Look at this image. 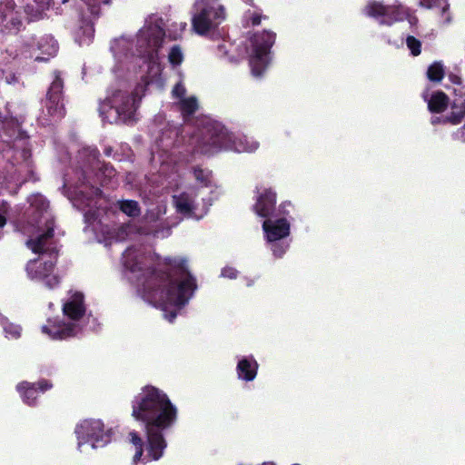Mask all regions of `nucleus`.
<instances>
[{
    "instance_id": "7",
    "label": "nucleus",
    "mask_w": 465,
    "mask_h": 465,
    "mask_svg": "<svg viewBox=\"0 0 465 465\" xmlns=\"http://www.w3.org/2000/svg\"><path fill=\"white\" fill-rule=\"evenodd\" d=\"M78 448L90 444L92 449L104 447L112 440V429H106L99 419H85L75 427Z\"/></svg>"
},
{
    "instance_id": "34",
    "label": "nucleus",
    "mask_w": 465,
    "mask_h": 465,
    "mask_svg": "<svg viewBox=\"0 0 465 465\" xmlns=\"http://www.w3.org/2000/svg\"><path fill=\"white\" fill-rule=\"evenodd\" d=\"M51 235H52V230H48V232L41 237L40 241H42L43 238L50 237Z\"/></svg>"
},
{
    "instance_id": "14",
    "label": "nucleus",
    "mask_w": 465,
    "mask_h": 465,
    "mask_svg": "<svg viewBox=\"0 0 465 465\" xmlns=\"http://www.w3.org/2000/svg\"><path fill=\"white\" fill-rule=\"evenodd\" d=\"M457 97L453 100L450 114L447 120L451 124H463L465 126V89L460 87L455 90Z\"/></svg>"
},
{
    "instance_id": "9",
    "label": "nucleus",
    "mask_w": 465,
    "mask_h": 465,
    "mask_svg": "<svg viewBox=\"0 0 465 465\" xmlns=\"http://www.w3.org/2000/svg\"><path fill=\"white\" fill-rule=\"evenodd\" d=\"M107 107L114 110L119 118L124 122L130 120L135 111L134 99L121 92L114 94L103 104L101 107L103 114L108 113Z\"/></svg>"
},
{
    "instance_id": "16",
    "label": "nucleus",
    "mask_w": 465,
    "mask_h": 465,
    "mask_svg": "<svg viewBox=\"0 0 465 465\" xmlns=\"http://www.w3.org/2000/svg\"><path fill=\"white\" fill-rule=\"evenodd\" d=\"M223 143L225 149L233 150L239 153L253 152L259 146V143L252 139L245 138L244 142L242 139L236 141V137L232 134H227Z\"/></svg>"
},
{
    "instance_id": "27",
    "label": "nucleus",
    "mask_w": 465,
    "mask_h": 465,
    "mask_svg": "<svg viewBox=\"0 0 465 465\" xmlns=\"http://www.w3.org/2000/svg\"><path fill=\"white\" fill-rule=\"evenodd\" d=\"M17 390L20 393V395L24 398L25 401L27 400L26 392L28 390V386L26 382H22L17 386Z\"/></svg>"
},
{
    "instance_id": "25",
    "label": "nucleus",
    "mask_w": 465,
    "mask_h": 465,
    "mask_svg": "<svg viewBox=\"0 0 465 465\" xmlns=\"http://www.w3.org/2000/svg\"><path fill=\"white\" fill-rule=\"evenodd\" d=\"M51 384L47 381H41L38 382L34 383L33 387L31 389H34L35 391L44 392L46 390L51 388Z\"/></svg>"
},
{
    "instance_id": "3",
    "label": "nucleus",
    "mask_w": 465,
    "mask_h": 465,
    "mask_svg": "<svg viewBox=\"0 0 465 465\" xmlns=\"http://www.w3.org/2000/svg\"><path fill=\"white\" fill-rule=\"evenodd\" d=\"M163 32L158 21L147 22L137 35V45L141 54L148 59V75L153 81L161 73L157 52L163 41Z\"/></svg>"
},
{
    "instance_id": "32",
    "label": "nucleus",
    "mask_w": 465,
    "mask_h": 465,
    "mask_svg": "<svg viewBox=\"0 0 465 465\" xmlns=\"http://www.w3.org/2000/svg\"><path fill=\"white\" fill-rule=\"evenodd\" d=\"M439 4H440V6L442 9V12H445L447 10V7H448V5H446L445 1L444 0H440Z\"/></svg>"
},
{
    "instance_id": "33",
    "label": "nucleus",
    "mask_w": 465,
    "mask_h": 465,
    "mask_svg": "<svg viewBox=\"0 0 465 465\" xmlns=\"http://www.w3.org/2000/svg\"><path fill=\"white\" fill-rule=\"evenodd\" d=\"M420 5H423V6H427L429 8L433 6L431 4L428 3L426 0H421L420 1Z\"/></svg>"
},
{
    "instance_id": "28",
    "label": "nucleus",
    "mask_w": 465,
    "mask_h": 465,
    "mask_svg": "<svg viewBox=\"0 0 465 465\" xmlns=\"http://www.w3.org/2000/svg\"><path fill=\"white\" fill-rule=\"evenodd\" d=\"M84 32L86 33V36H87L86 38H87V39L80 38V43H81V44H86V43H88V41L90 40V38H91V37L93 36V35H94V29H93V27H92L91 25L87 26Z\"/></svg>"
},
{
    "instance_id": "21",
    "label": "nucleus",
    "mask_w": 465,
    "mask_h": 465,
    "mask_svg": "<svg viewBox=\"0 0 465 465\" xmlns=\"http://www.w3.org/2000/svg\"><path fill=\"white\" fill-rule=\"evenodd\" d=\"M427 75L430 81L440 82L444 75L442 64L440 63L432 64L428 69Z\"/></svg>"
},
{
    "instance_id": "37",
    "label": "nucleus",
    "mask_w": 465,
    "mask_h": 465,
    "mask_svg": "<svg viewBox=\"0 0 465 465\" xmlns=\"http://www.w3.org/2000/svg\"><path fill=\"white\" fill-rule=\"evenodd\" d=\"M289 204H290V203H288V205H289ZM286 205H287V203H282V204L281 205V208H282V209H283V208H285V206H286Z\"/></svg>"
},
{
    "instance_id": "8",
    "label": "nucleus",
    "mask_w": 465,
    "mask_h": 465,
    "mask_svg": "<svg viewBox=\"0 0 465 465\" xmlns=\"http://www.w3.org/2000/svg\"><path fill=\"white\" fill-rule=\"evenodd\" d=\"M195 284L191 277L176 285H172L165 292L162 308L165 318L172 322L175 317L177 310L185 303L190 293L194 290Z\"/></svg>"
},
{
    "instance_id": "13",
    "label": "nucleus",
    "mask_w": 465,
    "mask_h": 465,
    "mask_svg": "<svg viewBox=\"0 0 465 465\" xmlns=\"http://www.w3.org/2000/svg\"><path fill=\"white\" fill-rule=\"evenodd\" d=\"M366 15L370 16H383L382 23L384 24H391L392 22L401 20L403 15H406V11L401 7V11L398 10L399 15L395 18L391 17V15L394 13L395 8L391 6H384L381 3L378 2H371L369 3L364 9Z\"/></svg>"
},
{
    "instance_id": "1",
    "label": "nucleus",
    "mask_w": 465,
    "mask_h": 465,
    "mask_svg": "<svg viewBox=\"0 0 465 465\" xmlns=\"http://www.w3.org/2000/svg\"><path fill=\"white\" fill-rule=\"evenodd\" d=\"M132 416L145 424L146 454L143 443L136 432H130V442L135 450L133 462L146 463L160 459L166 447L162 431L172 427L177 419V408L168 395L153 386H144L132 401Z\"/></svg>"
},
{
    "instance_id": "17",
    "label": "nucleus",
    "mask_w": 465,
    "mask_h": 465,
    "mask_svg": "<svg viewBox=\"0 0 465 465\" xmlns=\"http://www.w3.org/2000/svg\"><path fill=\"white\" fill-rule=\"evenodd\" d=\"M423 98L427 101L428 108L432 113L442 112L448 104V97L441 91L434 92L430 95L424 94Z\"/></svg>"
},
{
    "instance_id": "2",
    "label": "nucleus",
    "mask_w": 465,
    "mask_h": 465,
    "mask_svg": "<svg viewBox=\"0 0 465 465\" xmlns=\"http://www.w3.org/2000/svg\"><path fill=\"white\" fill-rule=\"evenodd\" d=\"M194 175L201 188L197 192L190 191L175 196L174 203L179 213L200 219L206 213L211 201L204 196L213 193L214 186L210 172L199 169L195 170Z\"/></svg>"
},
{
    "instance_id": "15",
    "label": "nucleus",
    "mask_w": 465,
    "mask_h": 465,
    "mask_svg": "<svg viewBox=\"0 0 465 465\" xmlns=\"http://www.w3.org/2000/svg\"><path fill=\"white\" fill-rule=\"evenodd\" d=\"M185 89L178 84L173 90V97L179 99L180 109L184 116L193 114L198 109V104L193 96L185 97Z\"/></svg>"
},
{
    "instance_id": "36",
    "label": "nucleus",
    "mask_w": 465,
    "mask_h": 465,
    "mask_svg": "<svg viewBox=\"0 0 465 465\" xmlns=\"http://www.w3.org/2000/svg\"><path fill=\"white\" fill-rule=\"evenodd\" d=\"M262 465H275V464H274V463H272V462H264V463H262Z\"/></svg>"
},
{
    "instance_id": "30",
    "label": "nucleus",
    "mask_w": 465,
    "mask_h": 465,
    "mask_svg": "<svg viewBox=\"0 0 465 465\" xmlns=\"http://www.w3.org/2000/svg\"><path fill=\"white\" fill-rule=\"evenodd\" d=\"M5 213L6 209L4 208L2 212H0V227H3L6 223Z\"/></svg>"
},
{
    "instance_id": "18",
    "label": "nucleus",
    "mask_w": 465,
    "mask_h": 465,
    "mask_svg": "<svg viewBox=\"0 0 465 465\" xmlns=\"http://www.w3.org/2000/svg\"><path fill=\"white\" fill-rule=\"evenodd\" d=\"M37 48L45 56H35V60H47L57 52V45L52 36H44L37 42Z\"/></svg>"
},
{
    "instance_id": "5",
    "label": "nucleus",
    "mask_w": 465,
    "mask_h": 465,
    "mask_svg": "<svg viewBox=\"0 0 465 465\" xmlns=\"http://www.w3.org/2000/svg\"><path fill=\"white\" fill-rule=\"evenodd\" d=\"M64 316L71 322L64 321L50 322L48 325L43 327V331L53 339H64L73 336L76 331L74 323L81 318L84 312L83 305V295L74 293L63 306Z\"/></svg>"
},
{
    "instance_id": "26",
    "label": "nucleus",
    "mask_w": 465,
    "mask_h": 465,
    "mask_svg": "<svg viewBox=\"0 0 465 465\" xmlns=\"http://www.w3.org/2000/svg\"><path fill=\"white\" fill-rule=\"evenodd\" d=\"M237 275V272L236 270H234L233 268L232 267H225L223 271H222V276L223 277H226V278H230V279H233L235 278Z\"/></svg>"
},
{
    "instance_id": "31",
    "label": "nucleus",
    "mask_w": 465,
    "mask_h": 465,
    "mask_svg": "<svg viewBox=\"0 0 465 465\" xmlns=\"http://www.w3.org/2000/svg\"><path fill=\"white\" fill-rule=\"evenodd\" d=\"M251 19L252 25H258L261 22V15L258 14H252Z\"/></svg>"
},
{
    "instance_id": "11",
    "label": "nucleus",
    "mask_w": 465,
    "mask_h": 465,
    "mask_svg": "<svg viewBox=\"0 0 465 465\" xmlns=\"http://www.w3.org/2000/svg\"><path fill=\"white\" fill-rule=\"evenodd\" d=\"M276 203V193L271 188H262L258 191L254 212L261 217L269 216Z\"/></svg>"
},
{
    "instance_id": "20",
    "label": "nucleus",
    "mask_w": 465,
    "mask_h": 465,
    "mask_svg": "<svg viewBox=\"0 0 465 465\" xmlns=\"http://www.w3.org/2000/svg\"><path fill=\"white\" fill-rule=\"evenodd\" d=\"M1 323L7 338L16 339L20 336L21 328L18 325L9 322L5 318L1 319Z\"/></svg>"
},
{
    "instance_id": "23",
    "label": "nucleus",
    "mask_w": 465,
    "mask_h": 465,
    "mask_svg": "<svg viewBox=\"0 0 465 465\" xmlns=\"http://www.w3.org/2000/svg\"><path fill=\"white\" fill-rule=\"evenodd\" d=\"M169 62L173 64H180L183 59V54L180 47L173 46L168 55Z\"/></svg>"
},
{
    "instance_id": "10",
    "label": "nucleus",
    "mask_w": 465,
    "mask_h": 465,
    "mask_svg": "<svg viewBox=\"0 0 465 465\" xmlns=\"http://www.w3.org/2000/svg\"><path fill=\"white\" fill-rule=\"evenodd\" d=\"M265 239L268 242H275L287 237L290 234L291 224L286 218L267 219L262 223Z\"/></svg>"
},
{
    "instance_id": "40",
    "label": "nucleus",
    "mask_w": 465,
    "mask_h": 465,
    "mask_svg": "<svg viewBox=\"0 0 465 465\" xmlns=\"http://www.w3.org/2000/svg\"><path fill=\"white\" fill-rule=\"evenodd\" d=\"M65 2H67V0H63V3H65Z\"/></svg>"
},
{
    "instance_id": "35",
    "label": "nucleus",
    "mask_w": 465,
    "mask_h": 465,
    "mask_svg": "<svg viewBox=\"0 0 465 465\" xmlns=\"http://www.w3.org/2000/svg\"><path fill=\"white\" fill-rule=\"evenodd\" d=\"M51 270H52V264L50 263V264H48V265L46 266V272H51Z\"/></svg>"
},
{
    "instance_id": "4",
    "label": "nucleus",
    "mask_w": 465,
    "mask_h": 465,
    "mask_svg": "<svg viewBox=\"0 0 465 465\" xmlns=\"http://www.w3.org/2000/svg\"><path fill=\"white\" fill-rule=\"evenodd\" d=\"M194 7L192 28L197 35H207L225 19L224 7L218 0H199Z\"/></svg>"
},
{
    "instance_id": "39",
    "label": "nucleus",
    "mask_w": 465,
    "mask_h": 465,
    "mask_svg": "<svg viewBox=\"0 0 465 465\" xmlns=\"http://www.w3.org/2000/svg\"><path fill=\"white\" fill-rule=\"evenodd\" d=\"M35 252H39V249L37 247H35Z\"/></svg>"
},
{
    "instance_id": "38",
    "label": "nucleus",
    "mask_w": 465,
    "mask_h": 465,
    "mask_svg": "<svg viewBox=\"0 0 465 465\" xmlns=\"http://www.w3.org/2000/svg\"><path fill=\"white\" fill-rule=\"evenodd\" d=\"M42 202V205H47L44 201L40 200Z\"/></svg>"
},
{
    "instance_id": "29",
    "label": "nucleus",
    "mask_w": 465,
    "mask_h": 465,
    "mask_svg": "<svg viewBox=\"0 0 465 465\" xmlns=\"http://www.w3.org/2000/svg\"><path fill=\"white\" fill-rule=\"evenodd\" d=\"M39 5V9L45 10L47 9L50 5L51 0H35Z\"/></svg>"
},
{
    "instance_id": "24",
    "label": "nucleus",
    "mask_w": 465,
    "mask_h": 465,
    "mask_svg": "<svg viewBox=\"0 0 465 465\" xmlns=\"http://www.w3.org/2000/svg\"><path fill=\"white\" fill-rule=\"evenodd\" d=\"M406 43L413 55H418L420 53V44L417 39L412 36H409Z\"/></svg>"
},
{
    "instance_id": "19",
    "label": "nucleus",
    "mask_w": 465,
    "mask_h": 465,
    "mask_svg": "<svg viewBox=\"0 0 465 465\" xmlns=\"http://www.w3.org/2000/svg\"><path fill=\"white\" fill-rule=\"evenodd\" d=\"M258 364L254 360L242 359L239 361L237 370L241 379L252 381L257 372Z\"/></svg>"
},
{
    "instance_id": "12",
    "label": "nucleus",
    "mask_w": 465,
    "mask_h": 465,
    "mask_svg": "<svg viewBox=\"0 0 465 465\" xmlns=\"http://www.w3.org/2000/svg\"><path fill=\"white\" fill-rule=\"evenodd\" d=\"M62 91L63 82L60 77L55 76L49 87L46 97V106L53 115L62 114Z\"/></svg>"
},
{
    "instance_id": "22",
    "label": "nucleus",
    "mask_w": 465,
    "mask_h": 465,
    "mask_svg": "<svg viewBox=\"0 0 465 465\" xmlns=\"http://www.w3.org/2000/svg\"><path fill=\"white\" fill-rule=\"evenodd\" d=\"M121 210L129 216H135L139 213L137 203L134 201H125L120 203Z\"/></svg>"
},
{
    "instance_id": "6",
    "label": "nucleus",
    "mask_w": 465,
    "mask_h": 465,
    "mask_svg": "<svg viewBox=\"0 0 465 465\" xmlns=\"http://www.w3.org/2000/svg\"><path fill=\"white\" fill-rule=\"evenodd\" d=\"M275 35L269 31L255 33L247 45L250 66L254 76H260L270 63V49L274 44Z\"/></svg>"
}]
</instances>
